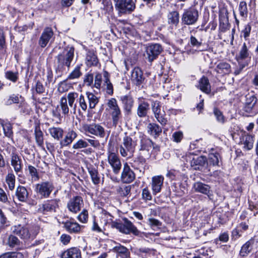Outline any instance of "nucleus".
<instances>
[{"label": "nucleus", "mask_w": 258, "mask_h": 258, "mask_svg": "<svg viewBox=\"0 0 258 258\" xmlns=\"http://www.w3.org/2000/svg\"><path fill=\"white\" fill-rule=\"evenodd\" d=\"M74 46L72 44H67L66 42H64L61 52L55 57L54 69L56 76L54 78L51 68L47 69L46 86H49L50 83L54 84L57 78L67 73L74 58Z\"/></svg>", "instance_id": "nucleus-1"}, {"label": "nucleus", "mask_w": 258, "mask_h": 258, "mask_svg": "<svg viewBox=\"0 0 258 258\" xmlns=\"http://www.w3.org/2000/svg\"><path fill=\"white\" fill-rule=\"evenodd\" d=\"M136 145V142L131 137L128 136L127 134H125L119 146V153L121 156L127 158L133 157Z\"/></svg>", "instance_id": "nucleus-2"}, {"label": "nucleus", "mask_w": 258, "mask_h": 258, "mask_svg": "<svg viewBox=\"0 0 258 258\" xmlns=\"http://www.w3.org/2000/svg\"><path fill=\"white\" fill-rule=\"evenodd\" d=\"M55 189L52 180H45L35 184L34 191L41 199H47Z\"/></svg>", "instance_id": "nucleus-3"}, {"label": "nucleus", "mask_w": 258, "mask_h": 258, "mask_svg": "<svg viewBox=\"0 0 258 258\" xmlns=\"http://www.w3.org/2000/svg\"><path fill=\"white\" fill-rule=\"evenodd\" d=\"M122 220L123 222L122 223L112 222L111 227L117 229L119 232L125 234L132 233L136 236L139 235L140 231L131 221L126 218H123Z\"/></svg>", "instance_id": "nucleus-4"}, {"label": "nucleus", "mask_w": 258, "mask_h": 258, "mask_svg": "<svg viewBox=\"0 0 258 258\" xmlns=\"http://www.w3.org/2000/svg\"><path fill=\"white\" fill-rule=\"evenodd\" d=\"M107 105L110 110L113 124L115 125L118 123L122 117L121 111L115 98H112L108 100Z\"/></svg>", "instance_id": "nucleus-5"}, {"label": "nucleus", "mask_w": 258, "mask_h": 258, "mask_svg": "<svg viewBox=\"0 0 258 258\" xmlns=\"http://www.w3.org/2000/svg\"><path fill=\"white\" fill-rule=\"evenodd\" d=\"M69 108L67 104V99L66 97H62L60 99L59 104L57 105L52 110V116L61 120L63 116L68 114Z\"/></svg>", "instance_id": "nucleus-6"}, {"label": "nucleus", "mask_w": 258, "mask_h": 258, "mask_svg": "<svg viewBox=\"0 0 258 258\" xmlns=\"http://www.w3.org/2000/svg\"><path fill=\"white\" fill-rule=\"evenodd\" d=\"M163 49L162 46L157 43L151 44L146 48L144 57L149 62H152L156 59L162 52Z\"/></svg>", "instance_id": "nucleus-7"}, {"label": "nucleus", "mask_w": 258, "mask_h": 258, "mask_svg": "<svg viewBox=\"0 0 258 258\" xmlns=\"http://www.w3.org/2000/svg\"><path fill=\"white\" fill-rule=\"evenodd\" d=\"M199 18V12L194 8L185 10L181 17L182 23L186 25L195 24Z\"/></svg>", "instance_id": "nucleus-8"}, {"label": "nucleus", "mask_w": 258, "mask_h": 258, "mask_svg": "<svg viewBox=\"0 0 258 258\" xmlns=\"http://www.w3.org/2000/svg\"><path fill=\"white\" fill-rule=\"evenodd\" d=\"M54 32L51 27H46L42 31L38 41L39 46L42 48H45L50 41L53 40Z\"/></svg>", "instance_id": "nucleus-9"}, {"label": "nucleus", "mask_w": 258, "mask_h": 258, "mask_svg": "<svg viewBox=\"0 0 258 258\" xmlns=\"http://www.w3.org/2000/svg\"><path fill=\"white\" fill-rule=\"evenodd\" d=\"M11 232L16 235H18L20 238L24 240H29L34 239L35 236L32 235L29 229L21 224L14 225L11 228Z\"/></svg>", "instance_id": "nucleus-10"}, {"label": "nucleus", "mask_w": 258, "mask_h": 258, "mask_svg": "<svg viewBox=\"0 0 258 258\" xmlns=\"http://www.w3.org/2000/svg\"><path fill=\"white\" fill-rule=\"evenodd\" d=\"M115 2V8L119 13H130L136 7L132 0H116Z\"/></svg>", "instance_id": "nucleus-11"}, {"label": "nucleus", "mask_w": 258, "mask_h": 258, "mask_svg": "<svg viewBox=\"0 0 258 258\" xmlns=\"http://www.w3.org/2000/svg\"><path fill=\"white\" fill-rule=\"evenodd\" d=\"M151 107L155 117L156 118L157 121L162 125H166L167 123V120L164 117V111H163V112H161V105L160 102L157 100L154 101L152 102Z\"/></svg>", "instance_id": "nucleus-12"}, {"label": "nucleus", "mask_w": 258, "mask_h": 258, "mask_svg": "<svg viewBox=\"0 0 258 258\" xmlns=\"http://www.w3.org/2000/svg\"><path fill=\"white\" fill-rule=\"evenodd\" d=\"M59 202L60 200L58 199L47 200L43 202L40 209L44 214L56 212V210L59 208Z\"/></svg>", "instance_id": "nucleus-13"}, {"label": "nucleus", "mask_w": 258, "mask_h": 258, "mask_svg": "<svg viewBox=\"0 0 258 258\" xmlns=\"http://www.w3.org/2000/svg\"><path fill=\"white\" fill-rule=\"evenodd\" d=\"M84 168L82 167L83 172H86V171H88L93 183L95 184H99L101 181V177L95 166L89 163L87 161H84Z\"/></svg>", "instance_id": "nucleus-14"}, {"label": "nucleus", "mask_w": 258, "mask_h": 258, "mask_svg": "<svg viewBox=\"0 0 258 258\" xmlns=\"http://www.w3.org/2000/svg\"><path fill=\"white\" fill-rule=\"evenodd\" d=\"M150 107L149 103L143 98L138 99V106L136 113L140 118H145L148 116Z\"/></svg>", "instance_id": "nucleus-15"}, {"label": "nucleus", "mask_w": 258, "mask_h": 258, "mask_svg": "<svg viewBox=\"0 0 258 258\" xmlns=\"http://www.w3.org/2000/svg\"><path fill=\"white\" fill-rule=\"evenodd\" d=\"M0 125L3 128L4 136L14 143L13 123L7 119L0 118Z\"/></svg>", "instance_id": "nucleus-16"}, {"label": "nucleus", "mask_w": 258, "mask_h": 258, "mask_svg": "<svg viewBox=\"0 0 258 258\" xmlns=\"http://www.w3.org/2000/svg\"><path fill=\"white\" fill-rule=\"evenodd\" d=\"M108 161L111 166L115 174H118L121 168V163L118 156L114 152L109 151L108 153Z\"/></svg>", "instance_id": "nucleus-17"}, {"label": "nucleus", "mask_w": 258, "mask_h": 258, "mask_svg": "<svg viewBox=\"0 0 258 258\" xmlns=\"http://www.w3.org/2000/svg\"><path fill=\"white\" fill-rule=\"evenodd\" d=\"M123 110L126 115H130L132 112V109L134 105V100L130 95H122L120 97Z\"/></svg>", "instance_id": "nucleus-18"}, {"label": "nucleus", "mask_w": 258, "mask_h": 258, "mask_svg": "<svg viewBox=\"0 0 258 258\" xmlns=\"http://www.w3.org/2000/svg\"><path fill=\"white\" fill-rule=\"evenodd\" d=\"M83 129L86 133L99 136L101 138H103L105 136L104 129L99 124H85L83 125Z\"/></svg>", "instance_id": "nucleus-19"}, {"label": "nucleus", "mask_w": 258, "mask_h": 258, "mask_svg": "<svg viewBox=\"0 0 258 258\" xmlns=\"http://www.w3.org/2000/svg\"><path fill=\"white\" fill-rule=\"evenodd\" d=\"M236 59L238 63L247 62L248 64L251 59V53L248 50V46L245 42L243 43L238 55L236 56Z\"/></svg>", "instance_id": "nucleus-20"}, {"label": "nucleus", "mask_w": 258, "mask_h": 258, "mask_svg": "<svg viewBox=\"0 0 258 258\" xmlns=\"http://www.w3.org/2000/svg\"><path fill=\"white\" fill-rule=\"evenodd\" d=\"M136 175L127 163L123 165L121 179L123 183H129L135 179Z\"/></svg>", "instance_id": "nucleus-21"}, {"label": "nucleus", "mask_w": 258, "mask_h": 258, "mask_svg": "<svg viewBox=\"0 0 258 258\" xmlns=\"http://www.w3.org/2000/svg\"><path fill=\"white\" fill-rule=\"evenodd\" d=\"M31 190L29 187L28 189L23 185H18L16 189L15 196L19 202L22 203H26L29 198V192L28 191Z\"/></svg>", "instance_id": "nucleus-22"}, {"label": "nucleus", "mask_w": 258, "mask_h": 258, "mask_svg": "<svg viewBox=\"0 0 258 258\" xmlns=\"http://www.w3.org/2000/svg\"><path fill=\"white\" fill-rule=\"evenodd\" d=\"M34 135L37 146L41 149L45 150L44 134L41 130L39 122H35V123Z\"/></svg>", "instance_id": "nucleus-23"}, {"label": "nucleus", "mask_w": 258, "mask_h": 258, "mask_svg": "<svg viewBox=\"0 0 258 258\" xmlns=\"http://www.w3.org/2000/svg\"><path fill=\"white\" fill-rule=\"evenodd\" d=\"M132 81L136 86L140 87L145 83V78L143 72L139 67L135 68L132 73Z\"/></svg>", "instance_id": "nucleus-24"}, {"label": "nucleus", "mask_w": 258, "mask_h": 258, "mask_svg": "<svg viewBox=\"0 0 258 258\" xmlns=\"http://www.w3.org/2000/svg\"><path fill=\"white\" fill-rule=\"evenodd\" d=\"M10 159L11 165L13 167L15 172L17 174L22 172L23 166V161L18 152L11 156Z\"/></svg>", "instance_id": "nucleus-25"}, {"label": "nucleus", "mask_w": 258, "mask_h": 258, "mask_svg": "<svg viewBox=\"0 0 258 258\" xmlns=\"http://www.w3.org/2000/svg\"><path fill=\"white\" fill-rule=\"evenodd\" d=\"M164 177L162 175H157L153 176L152 178V189L154 195L161 191L162 187L163 186Z\"/></svg>", "instance_id": "nucleus-26"}, {"label": "nucleus", "mask_w": 258, "mask_h": 258, "mask_svg": "<svg viewBox=\"0 0 258 258\" xmlns=\"http://www.w3.org/2000/svg\"><path fill=\"white\" fill-rule=\"evenodd\" d=\"M193 187L196 192L206 195L211 199L212 194L211 187L209 185L201 182H197L194 183Z\"/></svg>", "instance_id": "nucleus-27"}, {"label": "nucleus", "mask_w": 258, "mask_h": 258, "mask_svg": "<svg viewBox=\"0 0 258 258\" xmlns=\"http://www.w3.org/2000/svg\"><path fill=\"white\" fill-rule=\"evenodd\" d=\"M63 227L70 233H76L81 230V226L74 219L62 222Z\"/></svg>", "instance_id": "nucleus-28"}, {"label": "nucleus", "mask_w": 258, "mask_h": 258, "mask_svg": "<svg viewBox=\"0 0 258 258\" xmlns=\"http://www.w3.org/2000/svg\"><path fill=\"white\" fill-rule=\"evenodd\" d=\"M152 149L159 150V147L155 145L149 138L143 137L140 141V151L149 152Z\"/></svg>", "instance_id": "nucleus-29"}, {"label": "nucleus", "mask_w": 258, "mask_h": 258, "mask_svg": "<svg viewBox=\"0 0 258 258\" xmlns=\"http://www.w3.org/2000/svg\"><path fill=\"white\" fill-rule=\"evenodd\" d=\"M8 44L6 33L3 27H0V55H8Z\"/></svg>", "instance_id": "nucleus-30"}, {"label": "nucleus", "mask_w": 258, "mask_h": 258, "mask_svg": "<svg viewBox=\"0 0 258 258\" xmlns=\"http://www.w3.org/2000/svg\"><path fill=\"white\" fill-rule=\"evenodd\" d=\"M256 101L257 99L254 95H246L243 110L247 113H251Z\"/></svg>", "instance_id": "nucleus-31"}, {"label": "nucleus", "mask_w": 258, "mask_h": 258, "mask_svg": "<svg viewBox=\"0 0 258 258\" xmlns=\"http://www.w3.org/2000/svg\"><path fill=\"white\" fill-rule=\"evenodd\" d=\"M25 172L27 176L31 177L32 181H36L40 179L38 170L32 165H26Z\"/></svg>", "instance_id": "nucleus-32"}, {"label": "nucleus", "mask_w": 258, "mask_h": 258, "mask_svg": "<svg viewBox=\"0 0 258 258\" xmlns=\"http://www.w3.org/2000/svg\"><path fill=\"white\" fill-rule=\"evenodd\" d=\"M31 91L32 94L41 95L45 93V87L43 85V82L39 79H36V77H35L34 82L32 86Z\"/></svg>", "instance_id": "nucleus-33"}, {"label": "nucleus", "mask_w": 258, "mask_h": 258, "mask_svg": "<svg viewBox=\"0 0 258 258\" xmlns=\"http://www.w3.org/2000/svg\"><path fill=\"white\" fill-rule=\"evenodd\" d=\"M131 166L135 169L139 170L140 172H144L147 165L145 158L142 156L136 158L131 163Z\"/></svg>", "instance_id": "nucleus-34"}, {"label": "nucleus", "mask_w": 258, "mask_h": 258, "mask_svg": "<svg viewBox=\"0 0 258 258\" xmlns=\"http://www.w3.org/2000/svg\"><path fill=\"white\" fill-rule=\"evenodd\" d=\"M197 88L206 94L211 92V88L209 80L207 77L203 76L199 81Z\"/></svg>", "instance_id": "nucleus-35"}, {"label": "nucleus", "mask_w": 258, "mask_h": 258, "mask_svg": "<svg viewBox=\"0 0 258 258\" xmlns=\"http://www.w3.org/2000/svg\"><path fill=\"white\" fill-rule=\"evenodd\" d=\"M81 197L76 196L71 199L67 204L69 210L75 213L79 211L81 209L80 206Z\"/></svg>", "instance_id": "nucleus-36"}, {"label": "nucleus", "mask_w": 258, "mask_h": 258, "mask_svg": "<svg viewBox=\"0 0 258 258\" xmlns=\"http://www.w3.org/2000/svg\"><path fill=\"white\" fill-rule=\"evenodd\" d=\"M219 17V29L221 32H225L229 27L228 14L227 12H221Z\"/></svg>", "instance_id": "nucleus-37"}, {"label": "nucleus", "mask_w": 258, "mask_h": 258, "mask_svg": "<svg viewBox=\"0 0 258 258\" xmlns=\"http://www.w3.org/2000/svg\"><path fill=\"white\" fill-rule=\"evenodd\" d=\"M61 258H81V251L78 247H72L64 251Z\"/></svg>", "instance_id": "nucleus-38"}, {"label": "nucleus", "mask_w": 258, "mask_h": 258, "mask_svg": "<svg viewBox=\"0 0 258 258\" xmlns=\"http://www.w3.org/2000/svg\"><path fill=\"white\" fill-rule=\"evenodd\" d=\"M148 133L154 138H158L162 132L161 127L155 123H150L147 126Z\"/></svg>", "instance_id": "nucleus-39"}, {"label": "nucleus", "mask_w": 258, "mask_h": 258, "mask_svg": "<svg viewBox=\"0 0 258 258\" xmlns=\"http://www.w3.org/2000/svg\"><path fill=\"white\" fill-rule=\"evenodd\" d=\"M4 77L6 80L15 84L18 82L20 75L18 71L17 70L15 71L13 70H7L5 71L4 73Z\"/></svg>", "instance_id": "nucleus-40"}, {"label": "nucleus", "mask_w": 258, "mask_h": 258, "mask_svg": "<svg viewBox=\"0 0 258 258\" xmlns=\"http://www.w3.org/2000/svg\"><path fill=\"white\" fill-rule=\"evenodd\" d=\"M254 240L251 238L246 242L241 247L240 250V255L242 257L247 256L251 251Z\"/></svg>", "instance_id": "nucleus-41"}, {"label": "nucleus", "mask_w": 258, "mask_h": 258, "mask_svg": "<svg viewBox=\"0 0 258 258\" xmlns=\"http://www.w3.org/2000/svg\"><path fill=\"white\" fill-rule=\"evenodd\" d=\"M215 71L219 74H228L231 72V66L226 62L221 61L218 63Z\"/></svg>", "instance_id": "nucleus-42"}, {"label": "nucleus", "mask_w": 258, "mask_h": 258, "mask_svg": "<svg viewBox=\"0 0 258 258\" xmlns=\"http://www.w3.org/2000/svg\"><path fill=\"white\" fill-rule=\"evenodd\" d=\"M31 99L33 100V103L36 109L40 108L39 105H44L45 103H50V99L47 97H42V98H37L34 94H32Z\"/></svg>", "instance_id": "nucleus-43"}, {"label": "nucleus", "mask_w": 258, "mask_h": 258, "mask_svg": "<svg viewBox=\"0 0 258 258\" xmlns=\"http://www.w3.org/2000/svg\"><path fill=\"white\" fill-rule=\"evenodd\" d=\"M86 64L88 67L96 66L98 63V59L93 51H89L86 57Z\"/></svg>", "instance_id": "nucleus-44"}, {"label": "nucleus", "mask_w": 258, "mask_h": 258, "mask_svg": "<svg viewBox=\"0 0 258 258\" xmlns=\"http://www.w3.org/2000/svg\"><path fill=\"white\" fill-rule=\"evenodd\" d=\"M241 143L244 145V147L249 150L252 149L253 144V137L248 134L242 136L241 139Z\"/></svg>", "instance_id": "nucleus-45"}, {"label": "nucleus", "mask_w": 258, "mask_h": 258, "mask_svg": "<svg viewBox=\"0 0 258 258\" xmlns=\"http://www.w3.org/2000/svg\"><path fill=\"white\" fill-rule=\"evenodd\" d=\"M221 156L218 153H210L209 154L208 162L210 165L219 166Z\"/></svg>", "instance_id": "nucleus-46"}, {"label": "nucleus", "mask_w": 258, "mask_h": 258, "mask_svg": "<svg viewBox=\"0 0 258 258\" xmlns=\"http://www.w3.org/2000/svg\"><path fill=\"white\" fill-rule=\"evenodd\" d=\"M49 132L50 135L57 140H60L63 134V131L60 127H52L49 128Z\"/></svg>", "instance_id": "nucleus-47"}, {"label": "nucleus", "mask_w": 258, "mask_h": 258, "mask_svg": "<svg viewBox=\"0 0 258 258\" xmlns=\"http://www.w3.org/2000/svg\"><path fill=\"white\" fill-rule=\"evenodd\" d=\"M76 133L72 131L69 132L67 135L65 136L63 140H61L60 142V144L61 146H67L70 144L76 138Z\"/></svg>", "instance_id": "nucleus-48"}, {"label": "nucleus", "mask_w": 258, "mask_h": 258, "mask_svg": "<svg viewBox=\"0 0 258 258\" xmlns=\"http://www.w3.org/2000/svg\"><path fill=\"white\" fill-rule=\"evenodd\" d=\"M20 241L16 235L12 233L9 235L7 239V244L11 248H14L20 244Z\"/></svg>", "instance_id": "nucleus-49"}, {"label": "nucleus", "mask_w": 258, "mask_h": 258, "mask_svg": "<svg viewBox=\"0 0 258 258\" xmlns=\"http://www.w3.org/2000/svg\"><path fill=\"white\" fill-rule=\"evenodd\" d=\"M168 22L170 24L177 25L179 23V16L177 11H173L168 15Z\"/></svg>", "instance_id": "nucleus-50"}, {"label": "nucleus", "mask_w": 258, "mask_h": 258, "mask_svg": "<svg viewBox=\"0 0 258 258\" xmlns=\"http://www.w3.org/2000/svg\"><path fill=\"white\" fill-rule=\"evenodd\" d=\"M16 177L13 173H8L6 177V182L10 190H13L15 186Z\"/></svg>", "instance_id": "nucleus-51"}, {"label": "nucleus", "mask_w": 258, "mask_h": 258, "mask_svg": "<svg viewBox=\"0 0 258 258\" xmlns=\"http://www.w3.org/2000/svg\"><path fill=\"white\" fill-rule=\"evenodd\" d=\"M213 113L218 122L221 124H224L226 121V119L223 114V113L218 108L215 107L214 108Z\"/></svg>", "instance_id": "nucleus-52"}, {"label": "nucleus", "mask_w": 258, "mask_h": 258, "mask_svg": "<svg viewBox=\"0 0 258 258\" xmlns=\"http://www.w3.org/2000/svg\"><path fill=\"white\" fill-rule=\"evenodd\" d=\"M20 109V113L23 115H30L32 111L31 108L29 105L26 103H21L19 106Z\"/></svg>", "instance_id": "nucleus-53"}, {"label": "nucleus", "mask_w": 258, "mask_h": 258, "mask_svg": "<svg viewBox=\"0 0 258 258\" xmlns=\"http://www.w3.org/2000/svg\"><path fill=\"white\" fill-rule=\"evenodd\" d=\"M207 162V160L206 157L204 156H201L197 157L196 158H193L191 161L192 165L199 166L203 167L206 163Z\"/></svg>", "instance_id": "nucleus-54"}, {"label": "nucleus", "mask_w": 258, "mask_h": 258, "mask_svg": "<svg viewBox=\"0 0 258 258\" xmlns=\"http://www.w3.org/2000/svg\"><path fill=\"white\" fill-rule=\"evenodd\" d=\"M238 11L240 15L243 18H246L247 16L248 10L247 4L245 2H240L238 7Z\"/></svg>", "instance_id": "nucleus-55"}, {"label": "nucleus", "mask_w": 258, "mask_h": 258, "mask_svg": "<svg viewBox=\"0 0 258 258\" xmlns=\"http://www.w3.org/2000/svg\"><path fill=\"white\" fill-rule=\"evenodd\" d=\"M81 64L76 66L74 70L68 76L67 80H73L79 78L81 76Z\"/></svg>", "instance_id": "nucleus-56"}, {"label": "nucleus", "mask_w": 258, "mask_h": 258, "mask_svg": "<svg viewBox=\"0 0 258 258\" xmlns=\"http://www.w3.org/2000/svg\"><path fill=\"white\" fill-rule=\"evenodd\" d=\"M86 94L89 101L90 108H95L98 102L97 97L92 93L87 92Z\"/></svg>", "instance_id": "nucleus-57"}, {"label": "nucleus", "mask_w": 258, "mask_h": 258, "mask_svg": "<svg viewBox=\"0 0 258 258\" xmlns=\"http://www.w3.org/2000/svg\"><path fill=\"white\" fill-rule=\"evenodd\" d=\"M108 73L107 72H105L104 74V76L105 78V85L106 86V92L109 95H112L113 93V86L111 82H110V80L108 77Z\"/></svg>", "instance_id": "nucleus-58"}, {"label": "nucleus", "mask_w": 258, "mask_h": 258, "mask_svg": "<svg viewBox=\"0 0 258 258\" xmlns=\"http://www.w3.org/2000/svg\"><path fill=\"white\" fill-rule=\"evenodd\" d=\"M115 251L119 254H122L123 258H127L129 256V252L127 248L125 246L119 245L114 247Z\"/></svg>", "instance_id": "nucleus-59"}, {"label": "nucleus", "mask_w": 258, "mask_h": 258, "mask_svg": "<svg viewBox=\"0 0 258 258\" xmlns=\"http://www.w3.org/2000/svg\"><path fill=\"white\" fill-rule=\"evenodd\" d=\"M131 186H123L121 187H119L117 188V191L118 194H119L121 196L126 197L131 192Z\"/></svg>", "instance_id": "nucleus-60"}, {"label": "nucleus", "mask_w": 258, "mask_h": 258, "mask_svg": "<svg viewBox=\"0 0 258 258\" xmlns=\"http://www.w3.org/2000/svg\"><path fill=\"white\" fill-rule=\"evenodd\" d=\"M22 96L19 94H12L10 95L7 101V105H11L12 104H18L20 102V98H21Z\"/></svg>", "instance_id": "nucleus-61"}, {"label": "nucleus", "mask_w": 258, "mask_h": 258, "mask_svg": "<svg viewBox=\"0 0 258 258\" xmlns=\"http://www.w3.org/2000/svg\"><path fill=\"white\" fill-rule=\"evenodd\" d=\"M148 223L153 229H155L156 228H159L162 225V223L159 220L153 218H149L148 219Z\"/></svg>", "instance_id": "nucleus-62"}, {"label": "nucleus", "mask_w": 258, "mask_h": 258, "mask_svg": "<svg viewBox=\"0 0 258 258\" xmlns=\"http://www.w3.org/2000/svg\"><path fill=\"white\" fill-rule=\"evenodd\" d=\"M251 30V26L248 24L245 25L244 28L241 31V36H243L245 41L248 40V37L250 35Z\"/></svg>", "instance_id": "nucleus-63"}, {"label": "nucleus", "mask_w": 258, "mask_h": 258, "mask_svg": "<svg viewBox=\"0 0 258 258\" xmlns=\"http://www.w3.org/2000/svg\"><path fill=\"white\" fill-rule=\"evenodd\" d=\"M183 138V134L181 131H177L173 133L172 138L176 143H180Z\"/></svg>", "instance_id": "nucleus-64"}]
</instances>
